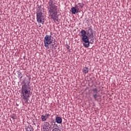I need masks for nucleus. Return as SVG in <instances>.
<instances>
[{"label":"nucleus","mask_w":131,"mask_h":131,"mask_svg":"<svg viewBox=\"0 0 131 131\" xmlns=\"http://www.w3.org/2000/svg\"><path fill=\"white\" fill-rule=\"evenodd\" d=\"M48 5L47 9L49 16L54 21L59 22L58 19L59 17V15L58 14L59 10H58V6H57V1L56 0H49Z\"/></svg>","instance_id":"obj_1"},{"label":"nucleus","mask_w":131,"mask_h":131,"mask_svg":"<svg viewBox=\"0 0 131 131\" xmlns=\"http://www.w3.org/2000/svg\"><path fill=\"white\" fill-rule=\"evenodd\" d=\"M30 83V78L26 79L24 82V85L21 88V98L26 104L28 103L29 98H30V96L32 94V93L30 91H31V88H30V85H29Z\"/></svg>","instance_id":"obj_2"},{"label":"nucleus","mask_w":131,"mask_h":131,"mask_svg":"<svg viewBox=\"0 0 131 131\" xmlns=\"http://www.w3.org/2000/svg\"><path fill=\"white\" fill-rule=\"evenodd\" d=\"M52 35H53V33L51 32L50 35L47 34L44 37V46L47 49H50V45H51L54 41V40H53V37H52Z\"/></svg>","instance_id":"obj_3"},{"label":"nucleus","mask_w":131,"mask_h":131,"mask_svg":"<svg viewBox=\"0 0 131 131\" xmlns=\"http://www.w3.org/2000/svg\"><path fill=\"white\" fill-rule=\"evenodd\" d=\"M36 19L38 23H45V14L42 12H36Z\"/></svg>","instance_id":"obj_4"},{"label":"nucleus","mask_w":131,"mask_h":131,"mask_svg":"<svg viewBox=\"0 0 131 131\" xmlns=\"http://www.w3.org/2000/svg\"><path fill=\"white\" fill-rule=\"evenodd\" d=\"M81 39L84 48L90 47V39L88 36L86 35L84 37H82Z\"/></svg>","instance_id":"obj_5"},{"label":"nucleus","mask_w":131,"mask_h":131,"mask_svg":"<svg viewBox=\"0 0 131 131\" xmlns=\"http://www.w3.org/2000/svg\"><path fill=\"white\" fill-rule=\"evenodd\" d=\"M93 92V97L95 101H99L98 98H100V95L98 94V89L95 88L92 90Z\"/></svg>","instance_id":"obj_6"},{"label":"nucleus","mask_w":131,"mask_h":131,"mask_svg":"<svg viewBox=\"0 0 131 131\" xmlns=\"http://www.w3.org/2000/svg\"><path fill=\"white\" fill-rule=\"evenodd\" d=\"M87 34L89 37H90V38L91 37H94V32H93L92 27L88 28V30L87 31Z\"/></svg>","instance_id":"obj_7"},{"label":"nucleus","mask_w":131,"mask_h":131,"mask_svg":"<svg viewBox=\"0 0 131 131\" xmlns=\"http://www.w3.org/2000/svg\"><path fill=\"white\" fill-rule=\"evenodd\" d=\"M49 124H50L48 122L45 123L43 125V131H50V127H49Z\"/></svg>","instance_id":"obj_8"},{"label":"nucleus","mask_w":131,"mask_h":131,"mask_svg":"<svg viewBox=\"0 0 131 131\" xmlns=\"http://www.w3.org/2000/svg\"><path fill=\"white\" fill-rule=\"evenodd\" d=\"M55 120H56V122H57V123H58L59 124L62 123V118L60 117H56L55 119Z\"/></svg>","instance_id":"obj_9"},{"label":"nucleus","mask_w":131,"mask_h":131,"mask_svg":"<svg viewBox=\"0 0 131 131\" xmlns=\"http://www.w3.org/2000/svg\"><path fill=\"white\" fill-rule=\"evenodd\" d=\"M71 10L72 13L74 14H76V13H78V12H79V10H77L76 8L74 7H72Z\"/></svg>","instance_id":"obj_10"},{"label":"nucleus","mask_w":131,"mask_h":131,"mask_svg":"<svg viewBox=\"0 0 131 131\" xmlns=\"http://www.w3.org/2000/svg\"><path fill=\"white\" fill-rule=\"evenodd\" d=\"M80 35L82 36V37L86 36V32L84 31V30H82L80 31Z\"/></svg>","instance_id":"obj_11"},{"label":"nucleus","mask_w":131,"mask_h":131,"mask_svg":"<svg viewBox=\"0 0 131 131\" xmlns=\"http://www.w3.org/2000/svg\"><path fill=\"white\" fill-rule=\"evenodd\" d=\"M26 131H33V127L32 126L29 125L28 127L26 128Z\"/></svg>","instance_id":"obj_12"},{"label":"nucleus","mask_w":131,"mask_h":131,"mask_svg":"<svg viewBox=\"0 0 131 131\" xmlns=\"http://www.w3.org/2000/svg\"><path fill=\"white\" fill-rule=\"evenodd\" d=\"M89 68L85 67L83 68V72L85 73V74H86V73H89Z\"/></svg>","instance_id":"obj_13"},{"label":"nucleus","mask_w":131,"mask_h":131,"mask_svg":"<svg viewBox=\"0 0 131 131\" xmlns=\"http://www.w3.org/2000/svg\"><path fill=\"white\" fill-rule=\"evenodd\" d=\"M42 11V8H41V6H38L37 8V13H41Z\"/></svg>","instance_id":"obj_14"},{"label":"nucleus","mask_w":131,"mask_h":131,"mask_svg":"<svg viewBox=\"0 0 131 131\" xmlns=\"http://www.w3.org/2000/svg\"><path fill=\"white\" fill-rule=\"evenodd\" d=\"M41 118L42 119V121H47V119H48V118L44 115H41Z\"/></svg>","instance_id":"obj_15"},{"label":"nucleus","mask_w":131,"mask_h":131,"mask_svg":"<svg viewBox=\"0 0 131 131\" xmlns=\"http://www.w3.org/2000/svg\"><path fill=\"white\" fill-rule=\"evenodd\" d=\"M18 77H19L21 79V78H22V77H23V76H22V73H21V72H18Z\"/></svg>","instance_id":"obj_16"},{"label":"nucleus","mask_w":131,"mask_h":131,"mask_svg":"<svg viewBox=\"0 0 131 131\" xmlns=\"http://www.w3.org/2000/svg\"><path fill=\"white\" fill-rule=\"evenodd\" d=\"M78 5L80 7L81 9H82L83 8V6H84L83 3H78Z\"/></svg>","instance_id":"obj_17"},{"label":"nucleus","mask_w":131,"mask_h":131,"mask_svg":"<svg viewBox=\"0 0 131 131\" xmlns=\"http://www.w3.org/2000/svg\"><path fill=\"white\" fill-rule=\"evenodd\" d=\"M90 43H91V45H93L94 43V39L93 38H91L90 40L89 41Z\"/></svg>","instance_id":"obj_18"},{"label":"nucleus","mask_w":131,"mask_h":131,"mask_svg":"<svg viewBox=\"0 0 131 131\" xmlns=\"http://www.w3.org/2000/svg\"><path fill=\"white\" fill-rule=\"evenodd\" d=\"M52 131H61V129L59 128H55L52 130Z\"/></svg>","instance_id":"obj_19"},{"label":"nucleus","mask_w":131,"mask_h":131,"mask_svg":"<svg viewBox=\"0 0 131 131\" xmlns=\"http://www.w3.org/2000/svg\"><path fill=\"white\" fill-rule=\"evenodd\" d=\"M76 9H77L78 11H79V8L78 7V6L75 5V7H74Z\"/></svg>","instance_id":"obj_20"},{"label":"nucleus","mask_w":131,"mask_h":131,"mask_svg":"<svg viewBox=\"0 0 131 131\" xmlns=\"http://www.w3.org/2000/svg\"><path fill=\"white\" fill-rule=\"evenodd\" d=\"M45 116H46L47 118H49V117H50V114H45Z\"/></svg>","instance_id":"obj_21"},{"label":"nucleus","mask_w":131,"mask_h":131,"mask_svg":"<svg viewBox=\"0 0 131 131\" xmlns=\"http://www.w3.org/2000/svg\"><path fill=\"white\" fill-rule=\"evenodd\" d=\"M11 118H12V119H15V115L12 116H11Z\"/></svg>","instance_id":"obj_22"},{"label":"nucleus","mask_w":131,"mask_h":131,"mask_svg":"<svg viewBox=\"0 0 131 131\" xmlns=\"http://www.w3.org/2000/svg\"><path fill=\"white\" fill-rule=\"evenodd\" d=\"M67 50H70V46H67Z\"/></svg>","instance_id":"obj_23"},{"label":"nucleus","mask_w":131,"mask_h":131,"mask_svg":"<svg viewBox=\"0 0 131 131\" xmlns=\"http://www.w3.org/2000/svg\"><path fill=\"white\" fill-rule=\"evenodd\" d=\"M55 41H54V43L52 44V46H54V45L55 44Z\"/></svg>","instance_id":"obj_24"}]
</instances>
